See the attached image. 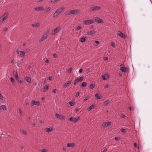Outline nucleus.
I'll use <instances>...</instances> for the list:
<instances>
[{
  "label": "nucleus",
  "mask_w": 152,
  "mask_h": 152,
  "mask_svg": "<svg viewBox=\"0 0 152 152\" xmlns=\"http://www.w3.org/2000/svg\"><path fill=\"white\" fill-rule=\"evenodd\" d=\"M50 31L48 29L46 30L42 34L41 37L39 39V42H42L46 39L49 35Z\"/></svg>",
  "instance_id": "nucleus-1"
},
{
  "label": "nucleus",
  "mask_w": 152,
  "mask_h": 152,
  "mask_svg": "<svg viewBox=\"0 0 152 152\" xmlns=\"http://www.w3.org/2000/svg\"><path fill=\"white\" fill-rule=\"evenodd\" d=\"M80 10L79 9H74L66 11L65 14L66 15H70L72 14L76 15L80 13Z\"/></svg>",
  "instance_id": "nucleus-2"
},
{
  "label": "nucleus",
  "mask_w": 152,
  "mask_h": 152,
  "mask_svg": "<svg viewBox=\"0 0 152 152\" xmlns=\"http://www.w3.org/2000/svg\"><path fill=\"white\" fill-rule=\"evenodd\" d=\"M64 8L63 7H61L59 8L56 12L54 13L53 15V16L54 17H57L58 15L62 12L64 11Z\"/></svg>",
  "instance_id": "nucleus-3"
},
{
  "label": "nucleus",
  "mask_w": 152,
  "mask_h": 152,
  "mask_svg": "<svg viewBox=\"0 0 152 152\" xmlns=\"http://www.w3.org/2000/svg\"><path fill=\"white\" fill-rule=\"evenodd\" d=\"M8 15V13L7 12L4 13L0 18V21L1 23H2L4 20L7 18V16Z\"/></svg>",
  "instance_id": "nucleus-4"
},
{
  "label": "nucleus",
  "mask_w": 152,
  "mask_h": 152,
  "mask_svg": "<svg viewBox=\"0 0 152 152\" xmlns=\"http://www.w3.org/2000/svg\"><path fill=\"white\" fill-rule=\"evenodd\" d=\"M61 30V27L59 26H57L55 28L54 30L52 31L51 34L52 35H54L56 33L59 32Z\"/></svg>",
  "instance_id": "nucleus-5"
},
{
  "label": "nucleus",
  "mask_w": 152,
  "mask_h": 152,
  "mask_svg": "<svg viewBox=\"0 0 152 152\" xmlns=\"http://www.w3.org/2000/svg\"><path fill=\"white\" fill-rule=\"evenodd\" d=\"M94 20L93 19L84 20L83 21V23L86 25L92 24L93 23Z\"/></svg>",
  "instance_id": "nucleus-6"
},
{
  "label": "nucleus",
  "mask_w": 152,
  "mask_h": 152,
  "mask_svg": "<svg viewBox=\"0 0 152 152\" xmlns=\"http://www.w3.org/2000/svg\"><path fill=\"white\" fill-rule=\"evenodd\" d=\"M55 116L58 119L61 120H64L65 117L64 115L62 114H58L57 113L55 114Z\"/></svg>",
  "instance_id": "nucleus-7"
},
{
  "label": "nucleus",
  "mask_w": 152,
  "mask_h": 152,
  "mask_svg": "<svg viewBox=\"0 0 152 152\" xmlns=\"http://www.w3.org/2000/svg\"><path fill=\"white\" fill-rule=\"evenodd\" d=\"M80 117H78L75 118H74L73 117H71L69 118V120L70 121L75 123L78 121L80 119Z\"/></svg>",
  "instance_id": "nucleus-8"
},
{
  "label": "nucleus",
  "mask_w": 152,
  "mask_h": 152,
  "mask_svg": "<svg viewBox=\"0 0 152 152\" xmlns=\"http://www.w3.org/2000/svg\"><path fill=\"white\" fill-rule=\"evenodd\" d=\"M16 52L18 56L20 57H23L25 56V53L24 51H20L17 49Z\"/></svg>",
  "instance_id": "nucleus-9"
},
{
  "label": "nucleus",
  "mask_w": 152,
  "mask_h": 152,
  "mask_svg": "<svg viewBox=\"0 0 152 152\" xmlns=\"http://www.w3.org/2000/svg\"><path fill=\"white\" fill-rule=\"evenodd\" d=\"M31 106H34V105L39 106L40 104V102L38 101L33 100L31 102Z\"/></svg>",
  "instance_id": "nucleus-10"
},
{
  "label": "nucleus",
  "mask_w": 152,
  "mask_h": 152,
  "mask_svg": "<svg viewBox=\"0 0 152 152\" xmlns=\"http://www.w3.org/2000/svg\"><path fill=\"white\" fill-rule=\"evenodd\" d=\"M120 69L121 71L126 73H128L129 72V69L126 67H121Z\"/></svg>",
  "instance_id": "nucleus-11"
},
{
  "label": "nucleus",
  "mask_w": 152,
  "mask_h": 152,
  "mask_svg": "<svg viewBox=\"0 0 152 152\" xmlns=\"http://www.w3.org/2000/svg\"><path fill=\"white\" fill-rule=\"evenodd\" d=\"M54 130V127L53 126H50V128H46L45 129V131L47 133H50L52 132Z\"/></svg>",
  "instance_id": "nucleus-12"
},
{
  "label": "nucleus",
  "mask_w": 152,
  "mask_h": 152,
  "mask_svg": "<svg viewBox=\"0 0 152 152\" xmlns=\"http://www.w3.org/2000/svg\"><path fill=\"white\" fill-rule=\"evenodd\" d=\"M101 7L99 6H94L91 8V9L93 11H95L99 10H101Z\"/></svg>",
  "instance_id": "nucleus-13"
},
{
  "label": "nucleus",
  "mask_w": 152,
  "mask_h": 152,
  "mask_svg": "<svg viewBox=\"0 0 152 152\" xmlns=\"http://www.w3.org/2000/svg\"><path fill=\"white\" fill-rule=\"evenodd\" d=\"M102 78L104 80H105L108 79L109 78V74L108 73L104 74L102 76Z\"/></svg>",
  "instance_id": "nucleus-14"
},
{
  "label": "nucleus",
  "mask_w": 152,
  "mask_h": 152,
  "mask_svg": "<svg viewBox=\"0 0 152 152\" xmlns=\"http://www.w3.org/2000/svg\"><path fill=\"white\" fill-rule=\"evenodd\" d=\"M111 124V123L110 122L107 121L106 122L103 123L102 125V126H103L104 127H105L109 126H110Z\"/></svg>",
  "instance_id": "nucleus-15"
},
{
  "label": "nucleus",
  "mask_w": 152,
  "mask_h": 152,
  "mask_svg": "<svg viewBox=\"0 0 152 152\" xmlns=\"http://www.w3.org/2000/svg\"><path fill=\"white\" fill-rule=\"evenodd\" d=\"M72 81L70 80H69L67 81L66 83L63 85V88H67L71 83Z\"/></svg>",
  "instance_id": "nucleus-16"
},
{
  "label": "nucleus",
  "mask_w": 152,
  "mask_h": 152,
  "mask_svg": "<svg viewBox=\"0 0 152 152\" xmlns=\"http://www.w3.org/2000/svg\"><path fill=\"white\" fill-rule=\"evenodd\" d=\"M66 146L68 147H74L75 146V144L73 143H68L67 144Z\"/></svg>",
  "instance_id": "nucleus-17"
},
{
  "label": "nucleus",
  "mask_w": 152,
  "mask_h": 152,
  "mask_svg": "<svg viewBox=\"0 0 152 152\" xmlns=\"http://www.w3.org/2000/svg\"><path fill=\"white\" fill-rule=\"evenodd\" d=\"M48 86L47 85L45 86L43 88H42V91L45 92L48 89Z\"/></svg>",
  "instance_id": "nucleus-18"
},
{
  "label": "nucleus",
  "mask_w": 152,
  "mask_h": 152,
  "mask_svg": "<svg viewBox=\"0 0 152 152\" xmlns=\"http://www.w3.org/2000/svg\"><path fill=\"white\" fill-rule=\"evenodd\" d=\"M34 10L38 11H42L44 10V8L42 7H37L34 8Z\"/></svg>",
  "instance_id": "nucleus-19"
},
{
  "label": "nucleus",
  "mask_w": 152,
  "mask_h": 152,
  "mask_svg": "<svg viewBox=\"0 0 152 152\" xmlns=\"http://www.w3.org/2000/svg\"><path fill=\"white\" fill-rule=\"evenodd\" d=\"M118 35L120 36L122 38H125L126 37V36L123 34L121 31L118 32Z\"/></svg>",
  "instance_id": "nucleus-20"
},
{
  "label": "nucleus",
  "mask_w": 152,
  "mask_h": 152,
  "mask_svg": "<svg viewBox=\"0 0 152 152\" xmlns=\"http://www.w3.org/2000/svg\"><path fill=\"white\" fill-rule=\"evenodd\" d=\"M95 97L97 99H100L102 98L101 95L100 94H98L97 93H96L95 96Z\"/></svg>",
  "instance_id": "nucleus-21"
},
{
  "label": "nucleus",
  "mask_w": 152,
  "mask_h": 152,
  "mask_svg": "<svg viewBox=\"0 0 152 152\" xmlns=\"http://www.w3.org/2000/svg\"><path fill=\"white\" fill-rule=\"evenodd\" d=\"M69 104L70 105V106H68V107H70L72 106H74L75 105V103L74 101H72L69 102L67 104Z\"/></svg>",
  "instance_id": "nucleus-22"
},
{
  "label": "nucleus",
  "mask_w": 152,
  "mask_h": 152,
  "mask_svg": "<svg viewBox=\"0 0 152 152\" xmlns=\"http://www.w3.org/2000/svg\"><path fill=\"white\" fill-rule=\"evenodd\" d=\"M95 106L94 104H92L89 108H87V110L88 111H90L91 110L94 108Z\"/></svg>",
  "instance_id": "nucleus-23"
},
{
  "label": "nucleus",
  "mask_w": 152,
  "mask_h": 152,
  "mask_svg": "<svg viewBox=\"0 0 152 152\" xmlns=\"http://www.w3.org/2000/svg\"><path fill=\"white\" fill-rule=\"evenodd\" d=\"M87 37L86 36H83V37L80 38V41L81 42H84L86 40Z\"/></svg>",
  "instance_id": "nucleus-24"
},
{
  "label": "nucleus",
  "mask_w": 152,
  "mask_h": 152,
  "mask_svg": "<svg viewBox=\"0 0 152 152\" xmlns=\"http://www.w3.org/2000/svg\"><path fill=\"white\" fill-rule=\"evenodd\" d=\"M25 80L27 82L29 83H31V78L30 77H28L27 76H26L25 78Z\"/></svg>",
  "instance_id": "nucleus-25"
},
{
  "label": "nucleus",
  "mask_w": 152,
  "mask_h": 152,
  "mask_svg": "<svg viewBox=\"0 0 152 152\" xmlns=\"http://www.w3.org/2000/svg\"><path fill=\"white\" fill-rule=\"evenodd\" d=\"M51 9V7H49L46 8L44 10L45 13H48Z\"/></svg>",
  "instance_id": "nucleus-26"
},
{
  "label": "nucleus",
  "mask_w": 152,
  "mask_h": 152,
  "mask_svg": "<svg viewBox=\"0 0 152 152\" xmlns=\"http://www.w3.org/2000/svg\"><path fill=\"white\" fill-rule=\"evenodd\" d=\"M39 26V23H37L33 24L32 25V26L33 27L37 28Z\"/></svg>",
  "instance_id": "nucleus-27"
},
{
  "label": "nucleus",
  "mask_w": 152,
  "mask_h": 152,
  "mask_svg": "<svg viewBox=\"0 0 152 152\" xmlns=\"http://www.w3.org/2000/svg\"><path fill=\"white\" fill-rule=\"evenodd\" d=\"M1 109L3 110H7V107L5 105H1L0 106Z\"/></svg>",
  "instance_id": "nucleus-28"
},
{
  "label": "nucleus",
  "mask_w": 152,
  "mask_h": 152,
  "mask_svg": "<svg viewBox=\"0 0 152 152\" xmlns=\"http://www.w3.org/2000/svg\"><path fill=\"white\" fill-rule=\"evenodd\" d=\"M18 111L20 116H22L23 115V114L22 109L20 108H19L18 109Z\"/></svg>",
  "instance_id": "nucleus-29"
},
{
  "label": "nucleus",
  "mask_w": 152,
  "mask_h": 152,
  "mask_svg": "<svg viewBox=\"0 0 152 152\" xmlns=\"http://www.w3.org/2000/svg\"><path fill=\"white\" fill-rule=\"evenodd\" d=\"M95 32L91 30L88 32L87 33L88 35H92L95 34Z\"/></svg>",
  "instance_id": "nucleus-30"
},
{
  "label": "nucleus",
  "mask_w": 152,
  "mask_h": 152,
  "mask_svg": "<svg viewBox=\"0 0 152 152\" xmlns=\"http://www.w3.org/2000/svg\"><path fill=\"white\" fill-rule=\"evenodd\" d=\"M20 131L21 133L23 134L27 135V132L23 129H20Z\"/></svg>",
  "instance_id": "nucleus-31"
},
{
  "label": "nucleus",
  "mask_w": 152,
  "mask_h": 152,
  "mask_svg": "<svg viewBox=\"0 0 152 152\" xmlns=\"http://www.w3.org/2000/svg\"><path fill=\"white\" fill-rule=\"evenodd\" d=\"M110 101L108 100H107L105 101L104 103V105L105 106H106L109 103Z\"/></svg>",
  "instance_id": "nucleus-32"
},
{
  "label": "nucleus",
  "mask_w": 152,
  "mask_h": 152,
  "mask_svg": "<svg viewBox=\"0 0 152 152\" xmlns=\"http://www.w3.org/2000/svg\"><path fill=\"white\" fill-rule=\"evenodd\" d=\"M77 79L78 82H81L83 80V77H81L79 78H77Z\"/></svg>",
  "instance_id": "nucleus-33"
},
{
  "label": "nucleus",
  "mask_w": 152,
  "mask_h": 152,
  "mask_svg": "<svg viewBox=\"0 0 152 152\" xmlns=\"http://www.w3.org/2000/svg\"><path fill=\"white\" fill-rule=\"evenodd\" d=\"M15 78H16V79L17 80H19V77H18V73L17 72H16L15 74Z\"/></svg>",
  "instance_id": "nucleus-34"
},
{
  "label": "nucleus",
  "mask_w": 152,
  "mask_h": 152,
  "mask_svg": "<svg viewBox=\"0 0 152 152\" xmlns=\"http://www.w3.org/2000/svg\"><path fill=\"white\" fill-rule=\"evenodd\" d=\"M87 85V83L85 82H83L81 85V86L82 87H86Z\"/></svg>",
  "instance_id": "nucleus-35"
},
{
  "label": "nucleus",
  "mask_w": 152,
  "mask_h": 152,
  "mask_svg": "<svg viewBox=\"0 0 152 152\" xmlns=\"http://www.w3.org/2000/svg\"><path fill=\"white\" fill-rule=\"evenodd\" d=\"M134 145L135 148H137L138 149L139 148V145L138 144H137L136 143L134 142Z\"/></svg>",
  "instance_id": "nucleus-36"
},
{
  "label": "nucleus",
  "mask_w": 152,
  "mask_h": 152,
  "mask_svg": "<svg viewBox=\"0 0 152 152\" xmlns=\"http://www.w3.org/2000/svg\"><path fill=\"white\" fill-rule=\"evenodd\" d=\"M82 28V27L81 26H77L76 28V30L78 31Z\"/></svg>",
  "instance_id": "nucleus-37"
},
{
  "label": "nucleus",
  "mask_w": 152,
  "mask_h": 152,
  "mask_svg": "<svg viewBox=\"0 0 152 152\" xmlns=\"http://www.w3.org/2000/svg\"><path fill=\"white\" fill-rule=\"evenodd\" d=\"M95 87V85L94 84H91L89 88L91 89H92Z\"/></svg>",
  "instance_id": "nucleus-38"
},
{
  "label": "nucleus",
  "mask_w": 152,
  "mask_h": 152,
  "mask_svg": "<svg viewBox=\"0 0 152 152\" xmlns=\"http://www.w3.org/2000/svg\"><path fill=\"white\" fill-rule=\"evenodd\" d=\"M10 80H11V82H12V84L13 85H15V81H14V78L12 77L10 78Z\"/></svg>",
  "instance_id": "nucleus-39"
},
{
  "label": "nucleus",
  "mask_w": 152,
  "mask_h": 152,
  "mask_svg": "<svg viewBox=\"0 0 152 152\" xmlns=\"http://www.w3.org/2000/svg\"><path fill=\"white\" fill-rule=\"evenodd\" d=\"M4 98L2 95L0 93V99L3 100Z\"/></svg>",
  "instance_id": "nucleus-40"
},
{
  "label": "nucleus",
  "mask_w": 152,
  "mask_h": 152,
  "mask_svg": "<svg viewBox=\"0 0 152 152\" xmlns=\"http://www.w3.org/2000/svg\"><path fill=\"white\" fill-rule=\"evenodd\" d=\"M48 151L45 149H42L40 150V152H46Z\"/></svg>",
  "instance_id": "nucleus-41"
},
{
  "label": "nucleus",
  "mask_w": 152,
  "mask_h": 152,
  "mask_svg": "<svg viewBox=\"0 0 152 152\" xmlns=\"http://www.w3.org/2000/svg\"><path fill=\"white\" fill-rule=\"evenodd\" d=\"M89 96H87L83 100V101H86L88 99H89Z\"/></svg>",
  "instance_id": "nucleus-42"
},
{
  "label": "nucleus",
  "mask_w": 152,
  "mask_h": 152,
  "mask_svg": "<svg viewBox=\"0 0 152 152\" xmlns=\"http://www.w3.org/2000/svg\"><path fill=\"white\" fill-rule=\"evenodd\" d=\"M97 22L100 23H103V21L102 19H99L98 20Z\"/></svg>",
  "instance_id": "nucleus-43"
},
{
  "label": "nucleus",
  "mask_w": 152,
  "mask_h": 152,
  "mask_svg": "<svg viewBox=\"0 0 152 152\" xmlns=\"http://www.w3.org/2000/svg\"><path fill=\"white\" fill-rule=\"evenodd\" d=\"M72 68H69L67 71V72L69 73H70L72 71Z\"/></svg>",
  "instance_id": "nucleus-44"
},
{
  "label": "nucleus",
  "mask_w": 152,
  "mask_h": 152,
  "mask_svg": "<svg viewBox=\"0 0 152 152\" xmlns=\"http://www.w3.org/2000/svg\"><path fill=\"white\" fill-rule=\"evenodd\" d=\"M78 81L77 79V78L75 79L74 81V85H75L78 82Z\"/></svg>",
  "instance_id": "nucleus-45"
},
{
  "label": "nucleus",
  "mask_w": 152,
  "mask_h": 152,
  "mask_svg": "<svg viewBox=\"0 0 152 152\" xmlns=\"http://www.w3.org/2000/svg\"><path fill=\"white\" fill-rule=\"evenodd\" d=\"M121 130L122 133H125L126 132V130L124 129H121Z\"/></svg>",
  "instance_id": "nucleus-46"
},
{
  "label": "nucleus",
  "mask_w": 152,
  "mask_h": 152,
  "mask_svg": "<svg viewBox=\"0 0 152 152\" xmlns=\"http://www.w3.org/2000/svg\"><path fill=\"white\" fill-rule=\"evenodd\" d=\"M109 86V84H106L104 86V88L105 89L108 88Z\"/></svg>",
  "instance_id": "nucleus-47"
},
{
  "label": "nucleus",
  "mask_w": 152,
  "mask_h": 152,
  "mask_svg": "<svg viewBox=\"0 0 152 152\" xmlns=\"http://www.w3.org/2000/svg\"><path fill=\"white\" fill-rule=\"evenodd\" d=\"M99 19V18L97 17H96L94 19L95 21L97 22L98 20Z\"/></svg>",
  "instance_id": "nucleus-48"
},
{
  "label": "nucleus",
  "mask_w": 152,
  "mask_h": 152,
  "mask_svg": "<svg viewBox=\"0 0 152 152\" xmlns=\"http://www.w3.org/2000/svg\"><path fill=\"white\" fill-rule=\"evenodd\" d=\"M80 95V93L79 92H77L75 95V97H77L79 96Z\"/></svg>",
  "instance_id": "nucleus-49"
},
{
  "label": "nucleus",
  "mask_w": 152,
  "mask_h": 152,
  "mask_svg": "<svg viewBox=\"0 0 152 152\" xmlns=\"http://www.w3.org/2000/svg\"><path fill=\"white\" fill-rule=\"evenodd\" d=\"M129 109L131 111H133L134 110V108L133 107H129Z\"/></svg>",
  "instance_id": "nucleus-50"
},
{
  "label": "nucleus",
  "mask_w": 152,
  "mask_h": 152,
  "mask_svg": "<svg viewBox=\"0 0 152 152\" xmlns=\"http://www.w3.org/2000/svg\"><path fill=\"white\" fill-rule=\"evenodd\" d=\"M126 117V116L125 115L123 114L121 115V118H124L125 117Z\"/></svg>",
  "instance_id": "nucleus-51"
},
{
  "label": "nucleus",
  "mask_w": 152,
  "mask_h": 152,
  "mask_svg": "<svg viewBox=\"0 0 152 152\" xmlns=\"http://www.w3.org/2000/svg\"><path fill=\"white\" fill-rule=\"evenodd\" d=\"M111 45L113 47V48H115V44L114 42H112V43H111Z\"/></svg>",
  "instance_id": "nucleus-52"
},
{
  "label": "nucleus",
  "mask_w": 152,
  "mask_h": 152,
  "mask_svg": "<svg viewBox=\"0 0 152 152\" xmlns=\"http://www.w3.org/2000/svg\"><path fill=\"white\" fill-rule=\"evenodd\" d=\"M115 140L118 141L120 140V138L118 137H115Z\"/></svg>",
  "instance_id": "nucleus-53"
},
{
  "label": "nucleus",
  "mask_w": 152,
  "mask_h": 152,
  "mask_svg": "<svg viewBox=\"0 0 152 152\" xmlns=\"http://www.w3.org/2000/svg\"><path fill=\"white\" fill-rule=\"evenodd\" d=\"M45 62L47 64H48L49 63V61L47 59H46L45 61Z\"/></svg>",
  "instance_id": "nucleus-54"
},
{
  "label": "nucleus",
  "mask_w": 152,
  "mask_h": 152,
  "mask_svg": "<svg viewBox=\"0 0 152 152\" xmlns=\"http://www.w3.org/2000/svg\"><path fill=\"white\" fill-rule=\"evenodd\" d=\"M108 59V58L107 57H105L104 58V60H107Z\"/></svg>",
  "instance_id": "nucleus-55"
},
{
  "label": "nucleus",
  "mask_w": 152,
  "mask_h": 152,
  "mask_svg": "<svg viewBox=\"0 0 152 152\" xmlns=\"http://www.w3.org/2000/svg\"><path fill=\"white\" fill-rule=\"evenodd\" d=\"M107 148H105L103 151H102V152H107Z\"/></svg>",
  "instance_id": "nucleus-56"
},
{
  "label": "nucleus",
  "mask_w": 152,
  "mask_h": 152,
  "mask_svg": "<svg viewBox=\"0 0 152 152\" xmlns=\"http://www.w3.org/2000/svg\"><path fill=\"white\" fill-rule=\"evenodd\" d=\"M95 43L96 44H98L99 43V41H95Z\"/></svg>",
  "instance_id": "nucleus-57"
},
{
  "label": "nucleus",
  "mask_w": 152,
  "mask_h": 152,
  "mask_svg": "<svg viewBox=\"0 0 152 152\" xmlns=\"http://www.w3.org/2000/svg\"><path fill=\"white\" fill-rule=\"evenodd\" d=\"M53 56L55 58H56L57 57V55L56 54H54L53 55Z\"/></svg>",
  "instance_id": "nucleus-58"
},
{
  "label": "nucleus",
  "mask_w": 152,
  "mask_h": 152,
  "mask_svg": "<svg viewBox=\"0 0 152 152\" xmlns=\"http://www.w3.org/2000/svg\"><path fill=\"white\" fill-rule=\"evenodd\" d=\"M83 71V70L82 69H80L79 71V73H81V72H82Z\"/></svg>",
  "instance_id": "nucleus-59"
},
{
  "label": "nucleus",
  "mask_w": 152,
  "mask_h": 152,
  "mask_svg": "<svg viewBox=\"0 0 152 152\" xmlns=\"http://www.w3.org/2000/svg\"><path fill=\"white\" fill-rule=\"evenodd\" d=\"M8 30V28H5L4 29V31H7Z\"/></svg>",
  "instance_id": "nucleus-60"
},
{
  "label": "nucleus",
  "mask_w": 152,
  "mask_h": 152,
  "mask_svg": "<svg viewBox=\"0 0 152 152\" xmlns=\"http://www.w3.org/2000/svg\"><path fill=\"white\" fill-rule=\"evenodd\" d=\"M75 110L76 112H78L79 110V108H76Z\"/></svg>",
  "instance_id": "nucleus-61"
},
{
  "label": "nucleus",
  "mask_w": 152,
  "mask_h": 152,
  "mask_svg": "<svg viewBox=\"0 0 152 152\" xmlns=\"http://www.w3.org/2000/svg\"><path fill=\"white\" fill-rule=\"evenodd\" d=\"M53 92L54 93H56V89H54L53 90Z\"/></svg>",
  "instance_id": "nucleus-62"
},
{
  "label": "nucleus",
  "mask_w": 152,
  "mask_h": 152,
  "mask_svg": "<svg viewBox=\"0 0 152 152\" xmlns=\"http://www.w3.org/2000/svg\"><path fill=\"white\" fill-rule=\"evenodd\" d=\"M49 80H51L52 79V78L51 77H50L49 78Z\"/></svg>",
  "instance_id": "nucleus-63"
},
{
  "label": "nucleus",
  "mask_w": 152,
  "mask_h": 152,
  "mask_svg": "<svg viewBox=\"0 0 152 152\" xmlns=\"http://www.w3.org/2000/svg\"><path fill=\"white\" fill-rule=\"evenodd\" d=\"M43 0H37V2H39L42 1Z\"/></svg>",
  "instance_id": "nucleus-64"
}]
</instances>
